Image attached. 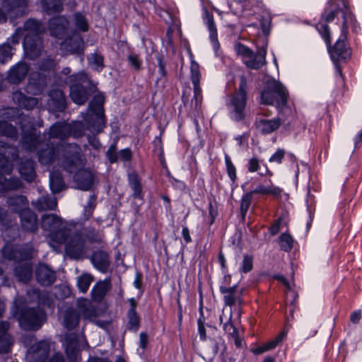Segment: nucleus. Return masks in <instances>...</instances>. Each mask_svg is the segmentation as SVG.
<instances>
[{
	"label": "nucleus",
	"mask_w": 362,
	"mask_h": 362,
	"mask_svg": "<svg viewBox=\"0 0 362 362\" xmlns=\"http://www.w3.org/2000/svg\"><path fill=\"white\" fill-rule=\"evenodd\" d=\"M95 173L88 169L78 170L74 175V181L78 188L90 189L95 182Z\"/></svg>",
	"instance_id": "obj_12"
},
{
	"label": "nucleus",
	"mask_w": 362,
	"mask_h": 362,
	"mask_svg": "<svg viewBox=\"0 0 362 362\" xmlns=\"http://www.w3.org/2000/svg\"><path fill=\"white\" fill-rule=\"evenodd\" d=\"M220 289L221 293L224 295L223 298L225 303L229 306L233 305L236 300V298L234 295L236 291V287L232 286L226 288L224 286H221Z\"/></svg>",
	"instance_id": "obj_43"
},
{
	"label": "nucleus",
	"mask_w": 362,
	"mask_h": 362,
	"mask_svg": "<svg viewBox=\"0 0 362 362\" xmlns=\"http://www.w3.org/2000/svg\"><path fill=\"white\" fill-rule=\"evenodd\" d=\"M95 197L91 196L86 206H85V213L87 216H90L95 207Z\"/></svg>",
	"instance_id": "obj_63"
},
{
	"label": "nucleus",
	"mask_w": 362,
	"mask_h": 362,
	"mask_svg": "<svg viewBox=\"0 0 362 362\" xmlns=\"http://www.w3.org/2000/svg\"><path fill=\"white\" fill-rule=\"evenodd\" d=\"M23 146L29 150L32 151L37 148L39 144V140L35 129H30L28 132H24L22 136Z\"/></svg>",
	"instance_id": "obj_31"
},
{
	"label": "nucleus",
	"mask_w": 362,
	"mask_h": 362,
	"mask_svg": "<svg viewBox=\"0 0 362 362\" xmlns=\"http://www.w3.org/2000/svg\"><path fill=\"white\" fill-rule=\"evenodd\" d=\"M7 203L9 207L14 211H23V208L27 205V199L25 197L22 195H16L8 198Z\"/></svg>",
	"instance_id": "obj_37"
},
{
	"label": "nucleus",
	"mask_w": 362,
	"mask_h": 362,
	"mask_svg": "<svg viewBox=\"0 0 362 362\" xmlns=\"http://www.w3.org/2000/svg\"><path fill=\"white\" fill-rule=\"evenodd\" d=\"M191 72V79L194 85V100L195 101V105L197 106L202 102V89L199 85V65L197 64H192Z\"/></svg>",
	"instance_id": "obj_21"
},
{
	"label": "nucleus",
	"mask_w": 362,
	"mask_h": 362,
	"mask_svg": "<svg viewBox=\"0 0 362 362\" xmlns=\"http://www.w3.org/2000/svg\"><path fill=\"white\" fill-rule=\"evenodd\" d=\"M15 275L20 281L28 282L32 276L31 266L28 263L17 266L15 269Z\"/></svg>",
	"instance_id": "obj_36"
},
{
	"label": "nucleus",
	"mask_w": 362,
	"mask_h": 362,
	"mask_svg": "<svg viewBox=\"0 0 362 362\" xmlns=\"http://www.w3.org/2000/svg\"><path fill=\"white\" fill-rule=\"evenodd\" d=\"M235 50L238 54H241L244 57H248L252 54L251 50L241 44H237L235 45Z\"/></svg>",
	"instance_id": "obj_61"
},
{
	"label": "nucleus",
	"mask_w": 362,
	"mask_h": 362,
	"mask_svg": "<svg viewBox=\"0 0 362 362\" xmlns=\"http://www.w3.org/2000/svg\"><path fill=\"white\" fill-rule=\"evenodd\" d=\"M252 258L248 255H245L243 262V271L246 273L252 269Z\"/></svg>",
	"instance_id": "obj_62"
},
{
	"label": "nucleus",
	"mask_w": 362,
	"mask_h": 362,
	"mask_svg": "<svg viewBox=\"0 0 362 362\" xmlns=\"http://www.w3.org/2000/svg\"><path fill=\"white\" fill-rule=\"evenodd\" d=\"M71 126L66 123L57 122L53 124L49 132V138L64 139L71 135Z\"/></svg>",
	"instance_id": "obj_19"
},
{
	"label": "nucleus",
	"mask_w": 362,
	"mask_h": 362,
	"mask_svg": "<svg viewBox=\"0 0 362 362\" xmlns=\"http://www.w3.org/2000/svg\"><path fill=\"white\" fill-rule=\"evenodd\" d=\"M252 199V192H249L245 194L242 199L240 204V213L242 218L244 220L245 216L248 211V209L251 204Z\"/></svg>",
	"instance_id": "obj_47"
},
{
	"label": "nucleus",
	"mask_w": 362,
	"mask_h": 362,
	"mask_svg": "<svg viewBox=\"0 0 362 362\" xmlns=\"http://www.w3.org/2000/svg\"><path fill=\"white\" fill-rule=\"evenodd\" d=\"M0 135L11 138H16L18 133L16 129L6 122L0 121Z\"/></svg>",
	"instance_id": "obj_44"
},
{
	"label": "nucleus",
	"mask_w": 362,
	"mask_h": 362,
	"mask_svg": "<svg viewBox=\"0 0 362 362\" xmlns=\"http://www.w3.org/2000/svg\"><path fill=\"white\" fill-rule=\"evenodd\" d=\"M64 148V159L62 165L70 173L75 172L84 165L83 158L81 153V148L76 144H66Z\"/></svg>",
	"instance_id": "obj_5"
},
{
	"label": "nucleus",
	"mask_w": 362,
	"mask_h": 362,
	"mask_svg": "<svg viewBox=\"0 0 362 362\" xmlns=\"http://www.w3.org/2000/svg\"><path fill=\"white\" fill-rule=\"evenodd\" d=\"M13 99L17 100L19 105L27 110L33 109L37 104V101L33 98H27L21 93H15Z\"/></svg>",
	"instance_id": "obj_38"
},
{
	"label": "nucleus",
	"mask_w": 362,
	"mask_h": 362,
	"mask_svg": "<svg viewBox=\"0 0 362 362\" xmlns=\"http://www.w3.org/2000/svg\"><path fill=\"white\" fill-rule=\"evenodd\" d=\"M36 278L40 284L49 286L54 282L56 276L54 272L47 266L40 264L36 269Z\"/></svg>",
	"instance_id": "obj_17"
},
{
	"label": "nucleus",
	"mask_w": 362,
	"mask_h": 362,
	"mask_svg": "<svg viewBox=\"0 0 362 362\" xmlns=\"http://www.w3.org/2000/svg\"><path fill=\"white\" fill-rule=\"evenodd\" d=\"M285 155V151L282 149H279L269 159L270 162H275L280 163Z\"/></svg>",
	"instance_id": "obj_64"
},
{
	"label": "nucleus",
	"mask_w": 362,
	"mask_h": 362,
	"mask_svg": "<svg viewBox=\"0 0 362 362\" xmlns=\"http://www.w3.org/2000/svg\"><path fill=\"white\" fill-rule=\"evenodd\" d=\"M71 134H72L74 137H79L81 136L85 131V128L83 127V124L81 122H76L75 123L73 127H71Z\"/></svg>",
	"instance_id": "obj_58"
},
{
	"label": "nucleus",
	"mask_w": 362,
	"mask_h": 362,
	"mask_svg": "<svg viewBox=\"0 0 362 362\" xmlns=\"http://www.w3.org/2000/svg\"><path fill=\"white\" fill-rule=\"evenodd\" d=\"M76 78L78 83L70 87V96L75 103L83 105L88 99V93L83 84L88 83L89 80L85 74H79Z\"/></svg>",
	"instance_id": "obj_8"
},
{
	"label": "nucleus",
	"mask_w": 362,
	"mask_h": 362,
	"mask_svg": "<svg viewBox=\"0 0 362 362\" xmlns=\"http://www.w3.org/2000/svg\"><path fill=\"white\" fill-rule=\"evenodd\" d=\"M107 156L111 163H115L118 160L119 154L117 153L116 144L111 145L107 152Z\"/></svg>",
	"instance_id": "obj_59"
},
{
	"label": "nucleus",
	"mask_w": 362,
	"mask_h": 362,
	"mask_svg": "<svg viewBox=\"0 0 362 362\" xmlns=\"http://www.w3.org/2000/svg\"><path fill=\"white\" fill-rule=\"evenodd\" d=\"M50 187L54 193L62 190L64 187V183L62 175L58 172H53L50 175Z\"/></svg>",
	"instance_id": "obj_40"
},
{
	"label": "nucleus",
	"mask_w": 362,
	"mask_h": 362,
	"mask_svg": "<svg viewBox=\"0 0 362 362\" xmlns=\"http://www.w3.org/2000/svg\"><path fill=\"white\" fill-rule=\"evenodd\" d=\"M42 146H47L46 148H40L38 152L39 161L43 165L52 163L56 158L55 148L49 146L47 144H41Z\"/></svg>",
	"instance_id": "obj_30"
},
{
	"label": "nucleus",
	"mask_w": 362,
	"mask_h": 362,
	"mask_svg": "<svg viewBox=\"0 0 362 362\" xmlns=\"http://www.w3.org/2000/svg\"><path fill=\"white\" fill-rule=\"evenodd\" d=\"M246 79L242 76L238 90L231 99V104L234 107L235 114V117L237 120L243 119L245 117L243 112L246 105Z\"/></svg>",
	"instance_id": "obj_7"
},
{
	"label": "nucleus",
	"mask_w": 362,
	"mask_h": 362,
	"mask_svg": "<svg viewBox=\"0 0 362 362\" xmlns=\"http://www.w3.org/2000/svg\"><path fill=\"white\" fill-rule=\"evenodd\" d=\"M23 47L26 56L34 59L38 57L42 51V39L38 35H25Z\"/></svg>",
	"instance_id": "obj_10"
},
{
	"label": "nucleus",
	"mask_w": 362,
	"mask_h": 362,
	"mask_svg": "<svg viewBox=\"0 0 362 362\" xmlns=\"http://www.w3.org/2000/svg\"><path fill=\"white\" fill-rule=\"evenodd\" d=\"M90 242H96L100 240L98 234L95 231L90 232V235L83 233H72L69 229L66 234V240L63 241L65 243V251L66 255L72 259L82 258L86 252V240ZM62 243V242L61 243Z\"/></svg>",
	"instance_id": "obj_1"
},
{
	"label": "nucleus",
	"mask_w": 362,
	"mask_h": 362,
	"mask_svg": "<svg viewBox=\"0 0 362 362\" xmlns=\"http://www.w3.org/2000/svg\"><path fill=\"white\" fill-rule=\"evenodd\" d=\"M13 48L8 44H3L0 45V62L5 63L12 58Z\"/></svg>",
	"instance_id": "obj_46"
},
{
	"label": "nucleus",
	"mask_w": 362,
	"mask_h": 362,
	"mask_svg": "<svg viewBox=\"0 0 362 362\" xmlns=\"http://www.w3.org/2000/svg\"><path fill=\"white\" fill-rule=\"evenodd\" d=\"M286 332L283 331L276 337L275 339L267 343L264 346H265V348L267 351L272 349L274 347H276V346L283 340V339L286 337Z\"/></svg>",
	"instance_id": "obj_56"
},
{
	"label": "nucleus",
	"mask_w": 362,
	"mask_h": 362,
	"mask_svg": "<svg viewBox=\"0 0 362 362\" xmlns=\"http://www.w3.org/2000/svg\"><path fill=\"white\" fill-rule=\"evenodd\" d=\"M317 333V330L313 326L307 325L302 329V336L305 339H310Z\"/></svg>",
	"instance_id": "obj_54"
},
{
	"label": "nucleus",
	"mask_w": 362,
	"mask_h": 362,
	"mask_svg": "<svg viewBox=\"0 0 362 362\" xmlns=\"http://www.w3.org/2000/svg\"><path fill=\"white\" fill-rule=\"evenodd\" d=\"M10 327V325L6 321L0 322V352H7L9 346L12 344L11 336L7 331Z\"/></svg>",
	"instance_id": "obj_25"
},
{
	"label": "nucleus",
	"mask_w": 362,
	"mask_h": 362,
	"mask_svg": "<svg viewBox=\"0 0 362 362\" xmlns=\"http://www.w3.org/2000/svg\"><path fill=\"white\" fill-rule=\"evenodd\" d=\"M12 315L16 317L24 329H38L42 324V313L39 310L25 308L21 311L19 316L15 312Z\"/></svg>",
	"instance_id": "obj_6"
},
{
	"label": "nucleus",
	"mask_w": 362,
	"mask_h": 362,
	"mask_svg": "<svg viewBox=\"0 0 362 362\" xmlns=\"http://www.w3.org/2000/svg\"><path fill=\"white\" fill-rule=\"evenodd\" d=\"M128 62L130 65L136 71H139L141 67V61L139 57L135 54H131L127 57Z\"/></svg>",
	"instance_id": "obj_55"
},
{
	"label": "nucleus",
	"mask_w": 362,
	"mask_h": 362,
	"mask_svg": "<svg viewBox=\"0 0 362 362\" xmlns=\"http://www.w3.org/2000/svg\"><path fill=\"white\" fill-rule=\"evenodd\" d=\"M266 50L264 48L259 49L254 55L252 52L248 59L245 61L246 65L251 69H258L265 64Z\"/></svg>",
	"instance_id": "obj_27"
},
{
	"label": "nucleus",
	"mask_w": 362,
	"mask_h": 362,
	"mask_svg": "<svg viewBox=\"0 0 362 362\" xmlns=\"http://www.w3.org/2000/svg\"><path fill=\"white\" fill-rule=\"evenodd\" d=\"M129 324L132 328L136 330L139 325V318L136 315L134 309L132 308L129 312Z\"/></svg>",
	"instance_id": "obj_57"
},
{
	"label": "nucleus",
	"mask_w": 362,
	"mask_h": 362,
	"mask_svg": "<svg viewBox=\"0 0 362 362\" xmlns=\"http://www.w3.org/2000/svg\"><path fill=\"white\" fill-rule=\"evenodd\" d=\"M205 18L206 20V23L208 25V28L209 30L211 31V37L214 41L216 40V28L214 23L213 16L210 15V13L205 11Z\"/></svg>",
	"instance_id": "obj_51"
},
{
	"label": "nucleus",
	"mask_w": 362,
	"mask_h": 362,
	"mask_svg": "<svg viewBox=\"0 0 362 362\" xmlns=\"http://www.w3.org/2000/svg\"><path fill=\"white\" fill-rule=\"evenodd\" d=\"M29 67L27 64L21 62L13 66L8 73V81L14 84L21 83L25 79L28 73Z\"/></svg>",
	"instance_id": "obj_15"
},
{
	"label": "nucleus",
	"mask_w": 362,
	"mask_h": 362,
	"mask_svg": "<svg viewBox=\"0 0 362 362\" xmlns=\"http://www.w3.org/2000/svg\"><path fill=\"white\" fill-rule=\"evenodd\" d=\"M331 57L333 60H346L351 57V50L346 47L344 40H338L331 49Z\"/></svg>",
	"instance_id": "obj_23"
},
{
	"label": "nucleus",
	"mask_w": 362,
	"mask_h": 362,
	"mask_svg": "<svg viewBox=\"0 0 362 362\" xmlns=\"http://www.w3.org/2000/svg\"><path fill=\"white\" fill-rule=\"evenodd\" d=\"M66 351L69 357L74 356L78 349V345L76 337L74 334L67 335L66 337Z\"/></svg>",
	"instance_id": "obj_42"
},
{
	"label": "nucleus",
	"mask_w": 362,
	"mask_h": 362,
	"mask_svg": "<svg viewBox=\"0 0 362 362\" xmlns=\"http://www.w3.org/2000/svg\"><path fill=\"white\" fill-rule=\"evenodd\" d=\"M61 317L64 325L68 329H74L79 322L80 317L77 312L72 308H69L62 312Z\"/></svg>",
	"instance_id": "obj_24"
},
{
	"label": "nucleus",
	"mask_w": 362,
	"mask_h": 362,
	"mask_svg": "<svg viewBox=\"0 0 362 362\" xmlns=\"http://www.w3.org/2000/svg\"><path fill=\"white\" fill-rule=\"evenodd\" d=\"M33 250L31 247L27 249L13 248L6 245L3 250V255L9 260L21 261L30 259L32 256Z\"/></svg>",
	"instance_id": "obj_14"
},
{
	"label": "nucleus",
	"mask_w": 362,
	"mask_h": 362,
	"mask_svg": "<svg viewBox=\"0 0 362 362\" xmlns=\"http://www.w3.org/2000/svg\"><path fill=\"white\" fill-rule=\"evenodd\" d=\"M251 192H252V194H271L274 196H279V195H280L281 190L278 187L269 188V187H266L264 186H259L255 190L252 191Z\"/></svg>",
	"instance_id": "obj_48"
},
{
	"label": "nucleus",
	"mask_w": 362,
	"mask_h": 362,
	"mask_svg": "<svg viewBox=\"0 0 362 362\" xmlns=\"http://www.w3.org/2000/svg\"><path fill=\"white\" fill-rule=\"evenodd\" d=\"M21 182L18 179H3L0 180V194L8 190H14L19 188Z\"/></svg>",
	"instance_id": "obj_41"
},
{
	"label": "nucleus",
	"mask_w": 362,
	"mask_h": 362,
	"mask_svg": "<svg viewBox=\"0 0 362 362\" xmlns=\"http://www.w3.org/2000/svg\"><path fill=\"white\" fill-rule=\"evenodd\" d=\"M293 238L288 234H282L280 237V246L284 251H289L293 247Z\"/></svg>",
	"instance_id": "obj_49"
},
{
	"label": "nucleus",
	"mask_w": 362,
	"mask_h": 362,
	"mask_svg": "<svg viewBox=\"0 0 362 362\" xmlns=\"http://www.w3.org/2000/svg\"><path fill=\"white\" fill-rule=\"evenodd\" d=\"M49 107L54 111L62 112L66 108V100L60 90H52L49 93Z\"/></svg>",
	"instance_id": "obj_18"
},
{
	"label": "nucleus",
	"mask_w": 362,
	"mask_h": 362,
	"mask_svg": "<svg viewBox=\"0 0 362 362\" xmlns=\"http://www.w3.org/2000/svg\"><path fill=\"white\" fill-rule=\"evenodd\" d=\"M21 227L26 231L34 233L38 228L37 215L30 209H25L20 212Z\"/></svg>",
	"instance_id": "obj_13"
},
{
	"label": "nucleus",
	"mask_w": 362,
	"mask_h": 362,
	"mask_svg": "<svg viewBox=\"0 0 362 362\" xmlns=\"http://www.w3.org/2000/svg\"><path fill=\"white\" fill-rule=\"evenodd\" d=\"M33 205L40 211L54 210L57 206V202L54 197H42L33 202Z\"/></svg>",
	"instance_id": "obj_28"
},
{
	"label": "nucleus",
	"mask_w": 362,
	"mask_h": 362,
	"mask_svg": "<svg viewBox=\"0 0 362 362\" xmlns=\"http://www.w3.org/2000/svg\"><path fill=\"white\" fill-rule=\"evenodd\" d=\"M62 46L65 49L71 53H78L83 47V40L79 35H74L66 39Z\"/></svg>",
	"instance_id": "obj_29"
},
{
	"label": "nucleus",
	"mask_w": 362,
	"mask_h": 362,
	"mask_svg": "<svg viewBox=\"0 0 362 362\" xmlns=\"http://www.w3.org/2000/svg\"><path fill=\"white\" fill-rule=\"evenodd\" d=\"M69 26V21L64 16L53 18L49 24L50 33L57 37H62Z\"/></svg>",
	"instance_id": "obj_16"
},
{
	"label": "nucleus",
	"mask_w": 362,
	"mask_h": 362,
	"mask_svg": "<svg viewBox=\"0 0 362 362\" xmlns=\"http://www.w3.org/2000/svg\"><path fill=\"white\" fill-rule=\"evenodd\" d=\"M16 148L0 141V170L3 173H9L11 170V161L18 156Z\"/></svg>",
	"instance_id": "obj_9"
},
{
	"label": "nucleus",
	"mask_w": 362,
	"mask_h": 362,
	"mask_svg": "<svg viewBox=\"0 0 362 362\" xmlns=\"http://www.w3.org/2000/svg\"><path fill=\"white\" fill-rule=\"evenodd\" d=\"M14 218L5 209L0 208V222L6 227H9Z\"/></svg>",
	"instance_id": "obj_50"
},
{
	"label": "nucleus",
	"mask_w": 362,
	"mask_h": 362,
	"mask_svg": "<svg viewBox=\"0 0 362 362\" xmlns=\"http://www.w3.org/2000/svg\"><path fill=\"white\" fill-rule=\"evenodd\" d=\"M261 98L264 104L282 108L287 103V93L282 84L271 81L267 83L265 89L262 92Z\"/></svg>",
	"instance_id": "obj_2"
},
{
	"label": "nucleus",
	"mask_w": 362,
	"mask_h": 362,
	"mask_svg": "<svg viewBox=\"0 0 362 362\" xmlns=\"http://www.w3.org/2000/svg\"><path fill=\"white\" fill-rule=\"evenodd\" d=\"M281 124L280 119H259L256 122L257 129L262 134H269L276 130Z\"/></svg>",
	"instance_id": "obj_26"
},
{
	"label": "nucleus",
	"mask_w": 362,
	"mask_h": 362,
	"mask_svg": "<svg viewBox=\"0 0 362 362\" xmlns=\"http://www.w3.org/2000/svg\"><path fill=\"white\" fill-rule=\"evenodd\" d=\"M93 281V277L88 274H83L79 276L77 279V285L79 290L82 293H86L91 282Z\"/></svg>",
	"instance_id": "obj_45"
},
{
	"label": "nucleus",
	"mask_w": 362,
	"mask_h": 362,
	"mask_svg": "<svg viewBox=\"0 0 362 362\" xmlns=\"http://www.w3.org/2000/svg\"><path fill=\"white\" fill-rule=\"evenodd\" d=\"M42 228L50 233L51 238L57 242L62 243L66 240V234L69 228L63 220L56 214H45L41 218Z\"/></svg>",
	"instance_id": "obj_3"
},
{
	"label": "nucleus",
	"mask_w": 362,
	"mask_h": 362,
	"mask_svg": "<svg viewBox=\"0 0 362 362\" xmlns=\"http://www.w3.org/2000/svg\"><path fill=\"white\" fill-rule=\"evenodd\" d=\"M129 180L131 187L134 191V196L136 197H139L141 192V189L140 186V182L137 176L135 175H132L130 176Z\"/></svg>",
	"instance_id": "obj_53"
},
{
	"label": "nucleus",
	"mask_w": 362,
	"mask_h": 362,
	"mask_svg": "<svg viewBox=\"0 0 362 362\" xmlns=\"http://www.w3.org/2000/svg\"><path fill=\"white\" fill-rule=\"evenodd\" d=\"M226 163L227 166V171L230 179L234 181L236 178L235 168L233 165L228 156L226 157Z\"/></svg>",
	"instance_id": "obj_60"
},
{
	"label": "nucleus",
	"mask_w": 362,
	"mask_h": 362,
	"mask_svg": "<svg viewBox=\"0 0 362 362\" xmlns=\"http://www.w3.org/2000/svg\"><path fill=\"white\" fill-rule=\"evenodd\" d=\"M43 9L49 14L60 12L62 10L61 0H42Z\"/></svg>",
	"instance_id": "obj_39"
},
{
	"label": "nucleus",
	"mask_w": 362,
	"mask_h": 362,
	"mask_svg": "<svg viewBox=\"0 0 362 362\" xmlns=\"http://www.w3.org/2000/svg\"><path fill=\"white\" fill-rule=\"evenodd\" d=\"M19 172L21 176L27 181L31 182L35 177L34 163L32 160H26L20 165Z\"/></svg>",
	"instance_id": "obj_33"
},
{
	"label": "nucleus",
	"mask_w": 362,
	"mask_h": 362,
	"mask_svg": "<svg viewBox=\"0 0 362 362\" xmlns=\"http://www.w3.org/2000/svg\"><path fill=\"white\" fill-rule=\"evenodd\" d=\"M28 0H1V8L12 18L24 14Z\"/></svg>",
	"instance_id": "obj_11"
},
{
	"label": "nucleus",
	"mask_w": 362,
	"mask_h": 362,
	"mask_svg": "<svg viewBox=\"0 0 362 362\" xmlns=\"http://www.w3.org/2000/svg\"><path fill=\"white\" fill-rule=\"evenodd\" d=\"M112 287L111 281L107 279L96 284L92 290V298L96 302H100Z\"/></svg>",
	"instance_id": "obj_22"
},
{
	"label": "nucleus",
	"mask_w": 362,
	"mask_h": 362,
	"mask_svg": "<svg viewBox=\"0 0 362 362\" xmlns=\"http://www.w3.org/2000/svg\"><path fill=\"white\" fill-rule=\"evenodd\" d=\"M74 19L76 25L78 28L84 32L88 30V25L85 17L83 15L80 13H76L74 15Z\"/></svg>",
	"instance_id": "obj_52"
},
{
	"label": "nucleus",
	"mask_w": 362,
	"mask_h": 362,
	"mask_svg": "<svg viewBox=\"0 0 362 362\" xmlns=\"http://www.w3.org/2000/svg\"><path fill=\"white\" fill-rule=\"evenodd\" d=\"M49 351V344L46 341H40L34 344L30 349L35 362H46V358Z\"/></svg>",
	"instance_id": "obj_20"
},
{
	"label": "nucleus",
	"mask_w": 362,
	"mask_h": 362,
	"mask_svg": "<svg viewBox=\"0 0 362 362\" xmlns=\"http://www.w3.org/2000/svg\"><path fill=\"white\" fill-rule=\"evenodd\" d=\"M93 264L100 271L105 272L110 265L107 253L103 251L95 252L92 257Z\"/></svg>",
	"instance_id": "obj_32"
},
{
	"label": "nucleus",
	"mask_w": 362,
	"mask_h": 362,
	"mask_svg": "<svg viewBox=\"0 0 362 362\" xmlns=\"http://www.w3.org/2000/svg\"><path fill=\"white\" fill-rule=\"evenodd\" d=\"M104 100V96L102 94H98L94 97L89 105L90 110L93 112L90 117L93 122H88V128L93 133H100L105 126L103 111Z\"/></svg>",
	"instance_id": "obj_4"
},
{
	"label": "nucleus",
	"mask_w": 362,
	"mask_h": 362,
	"mask_svg": "<svg viewBox=\"0 0 362 362\" xmlns=\"http://www.w3.org/2000/svg\"><path fill=\"white\" fill-rule=\"evenodd\" d=\"M25 35H38L45 31L44 26L37 21L30 19L24 24Z\"/></svg>",
	"instance_id": "obj_35"
},
{
	"label": "nucleus",
	"mask_w": 362,
	"mask_h": 362,
	"mask_svg": "<svg viewBox=\"0 0 362 362\" xmlns=\"http://www.w3.org/2000/svg\"><path fill=\"white\" fill-rule=\"evenodd\" d=\"M77 307L85 318H89L95 315V309L90 301L86 298H81L77 300Z\"/></svg>",
	"instance_id": "obj_34"
}]
</instances>
